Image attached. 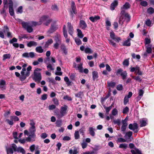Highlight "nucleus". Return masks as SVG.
Instances as JSON below:
<instances>
[{"mask_svg":"<svg viewBox=\"0 0 154 154\" xmlns=\"http://www.w3.org/2000/svg\"><path fill=\"white\" fill-rule=\"evenodd\" d=\"M42 70V69L38 68H37L34 70L32 79L35 82L39 83L41 81L42 79L41 72Z\"/></svg>","mask_w":154,"mask_h":154,"instance_id":"nucleus-1","label":"nucleus"},{"mask_svg":"<svg viewBox=\"0 0 154 154\" xmlns=\"http://www.w3.org/2000/svg\"><path fill=\"white\" fill-rule=\"evenodd\" d=\"M36 131L35 128H29V135L26 138V141L29 142H32L35 140L36 135L35 132Z\"/></svg>","mask_w":154,"mask_h":154,"instance_id":"nucleus-2","label":"nucleus"},{"mask_svg":"<svg viewBox=\"0 0 154 154\" xmlns=\"http://www.w3.org/2000/svg\"><path fill=\"white\" fill-rule=\"evenodd\" d=\"M52 21V19L50 18L49 16L48 15H43L39 19L41 25L43 23L44 25L47 26L49 25Z\"/></svg>","mask_w":154,"mask_h":154,"instance_id":"nucleus-3","label":"nucleus"},{"mask_svg":"<svg viewBox=\"0 0 154 154\" xmlns=\"http://www.w3.org/2000/svg\"><path fill=\"white\" fill-rule=\"evenodd\" d=\"M7 154H13L14 152L17 153V145L14 144H11L9 147H5Z\"/></svg>","mask_w":154,"mask_h":154,"instance_id":"nucleus-4","label":"nucleus"},{"mask_svg":"<svg viewBox=\"0 0 154 154\" xmlns=\"http://www.w3.org/2000/svg\"><path fill=\"white\" fill-rule=\"evenodd\" d=\"M56 22L55 21H53L51 23L50 27L47 31L48 33H52L58 29L57 25H56Z\"/></svg>","mask_w":154,"mask_h":154,"instance_id":"nucleus-5","label":"nucleus"},{"mask_svg":"<svg viewBox=\"0 0 154 154\" xmlns=\"http://www.w3.org/2000/svg\"><path fill=\"white\" fill-rule=\"evenodd\" d=\"M23 27L26 29L29 33H31L33 31V29L31 26L29 25V22H23L21 23Z\"/></svg>","mask_w":154,"mask_h":154,"instance_id":"nucleus-6","label":"nucleus"},{"mask_svg":"<svg viewBox=\"0 0 154 154\" xmlns=\"http://www.w3.org/2000/svg\"><path fill=\"white\" fill-rule=\"evenodd\" d=\"M129 128L134 131L135 133H137L139 131L138 125L137 123H134L133 124H130L128 126Z\"/></svg>","mask_w":154,"mask_h":154,"instance_id":"nucleus-7","label":"nucleus"},{"mask_svg":"<svg viewBox=\"0 0 154 154\" xmlns=\"http://www.w3.org/2000/svg\"><path fill=\"white\" fill-rule=\"evenodd\" d=\"M132 132L130 131L126 133L124 137L125 140H127V142H128L131 141L132 140L131 139H133V138L132 137Z\"/></svg>","mask_w":154,"mask_h":154,"instance_id":"nucleus-8","label":"nucleus"},{"mask_svg":"<svg viewBox=\"0 0 154 154\" xmlns=\"http://www.w3.org/2000/svg\"><path fill=\"white\" fill-rule=\"evenodd\" d=\"M110 38L117 42H119L121 40L120 37L115 36V33L112 31L110 33Z\"/></svg>","mask_w":154,"mask_h":154,"instance_id":"nucleus-9","label":"nucleus"},{"mask_svg":"<svg viewBox=\"0 0 154 154\" xmlns=\"http://www.w3.org/2000/svg\"><path fill=\"white\" fill-rule=\"evenodd\" d=\"M22 56L26 58H29V57L33 58L35 56V53L33 52H30L29 53L26 52L22 54Z\"/></svg>","mask_w":154,"mask_h":154,"instance_id":"nucleus-10","label":"nucleus"},{"mask_svg":"<svg viewBox=\"0 0 154 154\" xmlns=\"http://www.w3.org/2000/svg\"><path fill=\"white\" fill-rule=\"evenodd\" d=\"M67 108L68 106L66 105H64V106H62L61 107L60 112L62 116V117L66 113Z\"/></svg>","mask_w":154,"mask_h":154,"instance_id":"nucleus-11","label":"nucleus"},{"mask_svg":"<svg viewBox=\"0 0 154 154\" xmlns=\"http://www.w3.org/2000/svg\"><path fill=\"white\" fill-rule=\"evenodd\" d=\"M67 27L69 34L70 35H72L73 33V27L70 23L68 22L67 23Z\"/></svg>","mask_w":154,"mask_h":154,"instance_id":"nucleus-12","label":"nucleus"},{"mask_svg":"<svg viewBox=\"0 0 154 154\" xmlns=\"http://www.w3.org/2000/svg\"><path fill=\"white\" fill-rule=\"evenodd\" d=\"M71 6L72 10L70 11H72V12H73L74 14H76L77 13V12L76 10V7L75 3L73 1H72L71 2Z\"/></svg>","mask_w":154,"mask_h":154,"instance_id":"nucleus-13","label":"nucleus"},{"mask_svg":"<svg viewBox=\"0 0 154 154\" xmlns=\"http://www.w3.org/2000/svg\"><path fill=\"white\" fill-rule=\"evenodd\" d=\"M147 119L145 118L142 119L140 120V127L146 126L147 125Z\"/></svg>","mask_w":154,"mask_h":154,"instance_id":"nucleus-14","label":"nucleus"},{"mask_svg":"<svg viewBox=\"0 0 154 154\" xmlns=\"http://www.w3.org/2000/svg\"><path fill=\"white\" fill-rule=\"evenodd\" d=\"M79 26L80 27H81L82 29L84 30L87 27V25L84 20H80Z\"/></svg>","mask_w":154,"mask_h":154,"instance_id":"nucleus-15","label":"nucleus"},{"mask_svg":"<svg viewBox=\"0 0 154 154\" xmlns=\"http://www.w3.org/2000/svg\"><path fill=\"white\" fill-rule=\"evenodd\" d=\"M21 153L22 154H25L26 151L22 147L20 146H17V153Z\"/></svg>","mask_w":154,"mask_h":154,"instance_id":"nucleus-16","label":"nucleus"},{"mask_svg":"<svg viewBox=\"0 0 154 154\" xmlns=\"http://www.w3.org/2000/svg\"><path fill=\"white\" fill-rule=\"evenodd\" d=\"M95 129L92 127H90L88 128V131L90 135L92 137H94L95 135Z\"/></svg>","mask_w":154,"mask_h":154,"instance_id":"nucleus-17","label":"nucleus"},{"mask_svg":"<svg viewBox=\"0 0 154 154\" xmlns=\"http://www.w3.org/2000/svg\"><path fill=\"white\" fill-rule=\"evenodd\" d=\"M100 16H95L94 17L91 16L89 18V19L92 22H96L97 20H100Z\"/></svg>","mask_w":154,"mask_h":154,"instance_id":"nucleus-18","label":"nucleus"},{"mask_svg":"<svg viewBox=\"0 0 154 154\" xmlns=\"http://www.w3.org/2000/svg\"><path fill=\"white\" fill-rule=\"evenodd\" d=\"M6 84V82L3 79L0 80V88L2 90H5L6 88L5 85Z\"/></svg>","mask_w":154,"mask_h":154,"instance_id":"nucleus-19","label":"nucleus"},{"mask_svg":"<svg viewBox=\"0 0 154 154\" xmlns=\"http://www.w3.org/2000/svg\"><path fill=\"white\" fill-rule=\"evenodd\" d=\"M118 4V2L117 0H115L111 5L110 9L113 11L114 10Z\"/></svg>","mask_w":154,"mask_h":154,"instance_id":"nucleus-20","label":"nucleus"},{"mask_svg":"<svg viewBox=\"0 0 154 154\" xmlns=\"http://www.w3.org/2000/svg\"><path fill=\"white\" fill-rule=\"evenodd\" d=\"M152 45H146L145 48H146V51L149 54H151L152 53Z\"/></svg>","mask_w":154,"mask_h":154,"instance_id":"nucleus-21","label":"nucleus"},{"mask_svg":"<svg viewBox=\"0 0 154 154\" xmlns=\"http://www.w3.org/2000/svg\"><path fill=\"white\" fill-rule=\"evenodd\" d=\"M55 115H56L58 118H60L62 117V116L59 110L57 108L54 111Z\"/></svg>","mask_w":154,"mask_h":154,"instance_id":"nucleus-22","label":"nucleus"},{"mask_svg":"<svg viewBox=\"0 0 154 154\" xmlns=\"http://www.w3.org/2000/svg\"><path fill=\"white\" fill-rule=\"evenodd\" d=\"M38 45L37 42L34 41H31L28 42L27 45V46L29 47H31L32 46H36Z\"/></svg>","mask_w":154,"mask_h":154,"instance_id":"nucleus-23","label":"nucleus"},{"mask_svg":"<svg viewBox=\"0 0 154 154\" xmlns=\"http://www.w3.org/2000/svg\"><path fill=\"white\" fill-rule=\"evenodd\" d=\"M130 5L128 2H126L124 5L121 8V9L126 10L129 9L130 7Z\"/></svg>","mask_w":154,"mask_h":154,"instance_id":"nucleus-24","label":"nucleus"},{"mask_svg":"<svg viewBox=\"0 0 154 154\" xmlns=\"http://www.w3.org/2000/svg\"><path fill=\"white\" fill-rule=\"evenodd\" d=\"M92 78L93 81H95L98 77V73L97 71H94L92 72Z\"/></svg>","mask_w":154,"mask_h":154,"instance_id":"nucleus-25","label":"nucleus"},{"mask_svg":"<svg viewBox=\"0 0 154 154\" xmlns=\"http://www.w3.org/2000/svg\"><path fill=\"white\" fill-rule=\"evenodd\" d=\"M125 21V14L124 15H121L119 21V23L122 25Z\"/></svg>","mask_w":154,"mask_h":154,"instance_id":"nucleus-26","label":"nucleus"},{"mask_svg":"<svg viewBox=\"0 0 154 154\" xmlns=\"http://www.w3.org/2000/svg\"><path fill=\"white\" fill-rule=\"evenodd\" d=\"M29 73L28 72H26L25 75H21L20 77V80L23 82L26 79L27 77L29 76Z\"/></svg>","mask_w":154,"mask_h":154,"instance_id":"nucleus-27","label":"nucleus"},{"mask_svg":"<svg viewBox=\"0 0 154 154\" xmlns=\"http://www.w3.org/2000/svg\"><path fill=\"white\" fill-rule=\"evenodd\" d=\"M36 51L38 53H42L44 51V50L41 46L36 47L35 48Z\"/></svg>","mask_w":154,"mask_h":154,"instance_id":"nucleus-28","label":"nucleus"},{"mask_svg":"<svg viewBox=\"0 0 154 154\" xmlns=\"http://www.w3.org/2000/svg\"><path fill=\"white\" fill-rule=\"evenodd\" d=\"M122 79L125 80L128 76V74L126 71H124L120 75Z\"/></svg>","mask_w":154,"mask_h":154,"instance_id":"nucleus-29","label":"nucleus"},{"mask_svg":"<svg viewBox=\"0 0 154 154\" xmlns=\"http://www.w3.org/2000/svg\"><path fill=\"white\" fill-rule=\"evenodd\" d=\"M131 39L130 38L125 41L123 43V45L124 46H130L131 45L130 41Z\"/></svg>","mask_w":154,"mask_h":154,"instance_id":"nucleus-30","label":"nucleus"},{"mask_svg":"<svg viewBox=\"0 0 154 154\" xmlns=\"http://www.w3.org/2000/svg\"><path fill=\"white\" fill-rule=\"evenodd\" d=\"M114 103H112L110 106L109 107H106L105 105H103V107L106 110V113L108 114L110 110L111 109H112L113 106V105Z\"/></svg>","mask_w":154,"mask_h":154,"instance_id":"nucleus-31","label":"nucleus"},{"mask_svg":"<svg viewBox=\"0 0 154 154\" xmlns=\"http://www.w3.org/2000/svg\"><path fill=\"white\" fill-rule=\"evenodd\" d=\"M53 42V40L51 38L48 39L45 43V48H47L49 45L51 44Z\"/></svg>","mask_w":154,"mask_h":154,"instance_id":"nucleus-32","label":"nucleus"},{"mask_svg":"<svg viewBox=\"0 0 154 154\" xmlns=\"http://www.w3.org/2000/svg\"><path fill=\"white\" fill-rule=\"evenodd\" d=\"M60 35L59 34H57L54 37V40L56 42L61 43L60 39Z\"/></svg>","mask_w":154,"mask_h":154,"instance_id":"nucleus-33","label":"nucleus"},{"mask_svg":"<svg viewBox=\"0 0 154 154\" xmlns=\"http://www.w3.org/2000/svg\"><path fill=\"white\" fill-rule=\"evenodd\" d=\"M60 48L62 51H63L64 54L66 55L67 54V52L66 47L64 45L62 44L61 45Z\"/></svg>","mask_w":154,"mask_h":154,"instance_id":"nucleus-34","label":"nucleus"},{"mask_svg":"<svg viewBox=\"0 0 154 154\" xmlns=\"http://www.w3.org/2000/svg\"><path fill=\"white\" fill-rule=\"evenodd\" d=\"M9 12L10 15L11 16H13L14 15V11L13 9V6H8Z\"/></svg>","mask_w":154,"mask_h":154,"instance_id":"nucleus-35","label":"nucleus"},{"mask_svg":"<svg viewBox=\"0 0 154 154\" xmlns=\"http://www.w3.org/2000/svg\"><path fill=\"white\" fill-rule=\"evenodd\" d=\"M63 32L64 37L65 38H67L68 35L67 34V32L66 29V26L64 25L63 27Z\"/></svg>","mask_w":154,"mask_h":154,"instance_id":"nucleus-36","label":"nucleus"},{"mask_svg":"<svg viewBox=\"0 0 154 154\" xmlns=\"http://www.w3.org/2000/svg\"><path fill=\"white\" fill-rule=\"evenodd\" d=\"M82 63H80L77 65L76 70H78L80 72H83V68L82 67Z\"/></svg>","mask_w":154,"mask_h":154,"instance_id":"nucleus-37","label":"nucleus"},{"mask_svg":"<svg viewBox=\"0 0 154 154\" xmlns=\"http://www.w3.org/2000/svg\"><path fill=\"white\" fill-rule=\"evenodd\" d=\"M47 81L50 83L52 85H54L56 83V81L55 80L52 78H48Z\"/></svg>","mask_w":154,"mask_h":154,"instance_id":"nucleus-38","label":"nucleus"},{"mask_svg":"<svg viewBox=\"0 0 154 154\" xmlns=\"http://www.w3.org/2000/svg\"><path fill=\"white\" fill-rule=\"evenodd\" d=\"M107 85L108 87L113 88L116 86V83L114 82H107Z\"/></svg>","mask_w":154,"mask_h":154,"instance_id":"nucleus-39","label":"nucleus"},{"mask_svg":"<svg viewBox=\"0 0 154 154\" xmlns=\"http://www.w3.org/2000/svg\"><path fill=\"white\" fill-rule=\"evenodd\" d=\"M131 152L132 154H142L141 151L138 149H136L135 150L131 149Z\"/></svg>","mask_w":154,"mask_h":154,"instance_id":"nucleus-40","label":"nucleus"},{"mask_svg":"<svg viewBox=\"0 0 154 154\" xmlns=\"http://www.w3.org/2000/svg\"><path fill=\"white\" fill-rule=\"evenodd\" d=\"M77 31L78 32V36L80 38H82L83 36L84 35L82 34V32L81 30L79 29H77Z\"/></svg>","mask_w":154,"mask_h":154,"instance_id":"nucleus-41","label":"nucleus"},{"mask_svg":"<svg viewBox=\"0 0 154 154\" xmlns=\"http://www.w3.org/2000/svg\"><path fill=\"white\" fill-rule=\"evenodd\" d=\"M64 79V81L66 82V84L68 86H69L71 85V82L69 80V79L67 77H65Z\"/></svg>","mask_w":154,"mask_h":154,"instance_id":"nucleus-42","label":"nucleus"},{"mask_svg":"<svg viewBox=\"0 0 154 154\" xmlns=\"http://www.w3.org/2000/svg\"><path fill=\"white\" fill-rule=\"evenodd\" d=\"M47 65V68L48 71H51L54 70V68L52 66L51 64L49 63Z\"/></svg>","mask_w":154,"mask_h":154,"instance_id":"nucleus-43","label":"nucleus"},{"mask_svg":"<svg viewBox=\"0 0 154 154\" xmlns=\"http://www.w3.org/2000/svg\"><path fill=\"white\" fill-rule=\"evenodd\" d=\"M116 142L117 143H124L125 142H127V140H125V139H124L122 138H117V140H116Z\"/></svg>","mask_w":154,"mask_h":154,"instance_id":"nucleus-44","label":"nucleus"},{"mask_svg":"<svg viewBox=\"0 0 154 154\" xmlns=\"http://www.w3.org/2000/svg\"><path fill=\"white\" fill-rule=\"evenodd\" d=\"M3 60H5L6 59H10L11 57V55L10 54H5L3 55Z\"/></svg>","mask_w":154,"mask_h":154,"instance_id":"nucleus-45","label":"nucleus"},{"mask_svg":"<svg viewBox=\"0 0 154 154\" xmlns=\"http://www.w3.org/2000/svg\"><path fill=\"white\" fill-rule=\"evenodd\" d=\"M128 147V145L125 143H121L120 144L119 147L120 148H123L124 149H126Z\"/></svg>","mask_w":154,"mask_h":154,"instance_id":"nucleus-46","label":"nucleus"},{"mask_svg":"<svg viewBox=\"0 0 154 154\" xmlns=\"http://www.w3.org/2000/svg\"><path fill=\"white\" fill-rule=\"evenodd\" d=\"M85 127L84 126L79 130V132L80 133L82 134V136H84L85 135Z\"/></svg>","mask_w":154,"mask_h":154,"instance_id":"nucleus-47","label":"nucleus"},{"mask_svg":"<svg viewBox=\"0 0 154 154\" xmlns=\"http://www.w3.org/2000/svg\"><path fill=\"white\" fill-rule=\"evenodd\" d=\"M125 21L127 23L129 22L131 20V16L128 13L125 14Z\"/></svg>","mask_w":154,"mask_h":154,"instance_id":"nucleus-48","label":"nucleus"},{"mask_svg":"<svg viewBox=\"0 0 154 154\" xmlns=\"http://www.w3.org/2000/svg\"><path fill=\"white\" fill-rule=\"evenodd\" d=\"M5 28L6 29V31L7 32V34L8 37L10 38H12V36L11 35V33L9 32V29L8 27L7 26H5Z\"/></svg>","mask_w":154,"mask_h":154,"instance_id":"nucleus-49","label":"nucleus"},{"mask_svg":"<svg viewBox=\"0 0 154 154\" xmlns=\"http://www.w3.org/2000/svg\"><path fill=\"white\" fill-rule=\"evenodd\" d=\"M137 71V74L139 75H142V72L140 71V68L138 66H136V72Z\"/></svg>","mask_w":154,"mask_h":154,"instance_id":"nucleus-50","label":"nucleus"},{"mask_svg":"<svg viewBox=\"0 0 154 154\" xmlns=\"http://www.w3.org/2000/svg\"><path fill=\"white\" fill-rule=\"evenodd\" d=\"M132 78L135 80L138 81L139 82H141L142 80V79L139 76H132Z\"/></svg>","mask_w":154,"mask_h":154,"instance_id":"nucleus-51","label":"nucleus"},{"mask_svg":"<svg viewBox=\"0 0 154 154\" xmlns=\"http://www.w3.org/2000/svg\"><path fill=\"white\" fill-rule=\"evenodd\" d=\"M74 137L75 139L76 140H77L79 138L80 136L79 131H75L74 133Z\"/></svg>","mask_w":154,"mask_h":154,"instance_id":"nucleus-52","label":"nucleus"},{"mask_svg":"<svg viewBox=\"0 0 154 154\" xmlns=\"http://www.w3.org/2000/svg\"><path fill=\"white\" fill-rule=\"evenodd\" d=\"M147 12L150 14H152L154 12V9L152 7H149L147 9Z\"/></svg>","mask_w":154,"mask_h":154,"instance_id":"nucleus-53","label":"nucleus"},{"mask_svg":"<svg viewBox=\"0 0 154 154\" xmlns=\"http://www.w3.org/2000/svg\"><path fill=\"white\" fill-rule=\"evenodd\" d=\"M85 52L87 54H91L93 52V51L90 48L87 47L85 48Z\"/></svg>","mask_w":154,"mask_h":154,"instance_id":"nucleus-54","label":"nucleus"},{"mask_svg":"<svg viewBox=\"0 0 154 154\" xmlns=\"http://www.w3.org/2000/svg\"><path fill=\"white\" fill-rule=\"evenodd\" d=\"M75 41L76 44L79 45L82 44V42L81 40L78 38H75Z\"/></svg>","mask_w":154,"mask_h":154,"instance_id":"nucleus-55","label":"nucleus"},{"mask_svg":"<svg viewBox=\"0 0 154 154\" xmlns=\"http://www.w3.org/2000/svg\"><path fill=\"white\" fill-rule=\"evenodd\" d=\"M123 69L122 68H119L118 69L116 72V74L117 75H120L122 73V72L124 71Z\"/></svg>","mask_w":154,"mask_h":154,"instance_id":"nucleus-56","label":"nucleus"},{"mask_svg":"<svg viewBox=\"0 0 154 154\" xmlns=\"http://www.w3.org/2000/svg\"><path fill=\"white\" fill-rule=\"evenodd\" d=\"M32 26H36L37 25H41V23H40V21L38 22H35L34 21H32L31 22Z\"/></svg>","mask_w":154,"mask_h":154,"instance_id":"nucleus-57","label":"nucleus"},{"mask_svg":"<svg viewBox=\"0 0 154 154\" xmlns=\"http://www.w3.org/2000/svg\"><path fill=\"white\" fill-rule=\"evenodd\" d=\"M123 64L124 66H128L129 65V61L128 59H126L124 60L123 62Z\"/></svg>","mask_w":154,"mask_h":154,"instance_id":"nucleus-58","label":"nucleus"},{"mask_svg":"<svg viewBox=\"0 0 154 154\" xmlns=\"http://www.w3.org/2000/svg\"><path fill=\"white\" fill-rule=\"evenodd\" d=\"M131 56L134 59L136 58L137 59L139 60L140 58V56L139 55L137 54L136 55L134 53H133L131 54Z\"/></svg>","mask_w":154,"mask_h":154,"instance_id":"nucleus-59","label":"nucleus"},{"mask_svg":"<svg viewBox=\"0 0 154 154\" xmlns=\"http://www.w3.org/2000/svg\"><path fill=\"white\" fill-rule=\"evenodd\" d=\"M30 122L29 123L30 125L31 126L30 128H35V123L32 120L30 121Z\"/></svg>","mask_w":154,"mask_h":154,"instance_id":"nucleus-60","label":"nucleus"},{"mask_svg":"<svg viewBox=\"0 0 154 154\" xmlns=\"http://www.w3.org/2000/svg\"><path fill=\"white\" fill-rule=\"evenodd\" d=\"M62 121L61 120H57L56 124V126L58 127H60L62 125Z\"/></svg>","mask_w":154,"mask_h":154,"instance_id":"nucleus-61","label":"nucleus"},{"mask_svg":"<svg viewBox=\"0 0 154 154\" xmlns=\"http://www.w3.org/2000/svg\"><path fill=\"white\" fill-rule=\"evenodd\" d=\"M140 5L145 7L148 5V3L146 1H142L140 2Z\"/></svg>","mask_w":154,"mask_h":154,"instance_id":"nucleus-62","label":"nucleus"},{"mask_svg":"<svg viewBox=\"0 0 154 154\" xmlns=\"http://www.w3.org/2000/svg\"><path fill=\"white\" fill-rule=\"evenodd\" d=\"M75 73H71L69 76V78L72 81H74L75 80Z\"/></svg>","mask_w":154,"mask_h":154,"instance_id":"nucleus-63","label":"nucleus"},{"mask_svg":"<svg viewBox=\"0 0 154 154\" xmlns=\"http://www.w3.org/2000/svg\"><path fill=\"white\" fill-rule=\"evenodd\" d=\"M144 91L142 89H139L138 91V96L141 97H142L143 96V95L144 94Z\"/></svg>","mask_w":154,"mask_h":154,"instance_id":"nucleus-64","label":"nucleus"}]
</instances>
